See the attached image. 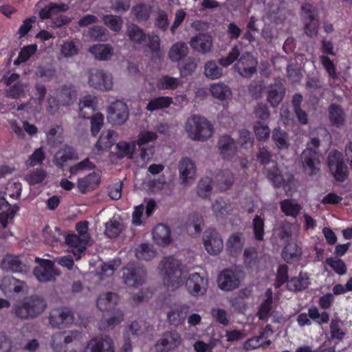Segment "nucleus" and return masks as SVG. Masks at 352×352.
I'll use <instances>...</instances> for the list:
<instances>
[{
    "label": "nucleus",
    "instance_id": "obj_53",
    "mask_svg": "<svg viewBox=\"0 0 352 352\" xmlns=\"http://www.w3.org/2000/svg\"><path fill=\"white\" fill-rule=\"evenodd\" d=\"M212 189V179L206 177L199 181L197 186V194L203 199H208Z\"/></svg>",
    "mask_w": 352,
    "mask_h": 352
},
{
    "label": "nucleus",
    "instance_id": "obj_59",
    "mask_svg": "<svg viewBox=\"0 0 352 352\" xmlns=\"http://www.w3.org/2000/svg\"><path fill=\"white\" fill-rule=\"evenodd\" d=\"M212 210L214 214L218 217H223L228 215L230 212V206H228L222 199H217L212 204Z\"/></svg>",
    "mask_w": 352,
    "mask_h": 352
},
{
    "label": "nucleus",
    "instance_id": "obj_44",
    "mask_svg": "<svg viewBox=\"0 0 352 352\" xmlns=\"http://www.w3.org/2000/svg\"><path fill=\"white\" fill-rule=\"evenodd\" d=\"M309 278L306 274H300L298 276L294 277L287 283V287L290 291H300L308 287Z\"/></svg>",
    "mask_w": 352,
    "mask_h": 352
},
{
    "label": "nucleus",
    "instance_id": "obj_6",
    "mask_svg": "<svg viewBox=\"0 0 352 352\" xmlns=\"http://www.w3.org/2000/svg\"><path fill=\"white\" fill-rule=\"evenodd\" d=\"M79 336L76 331L56 332L51 336L49 345L54 352H66L67 346L76 340Z\"/></svg>",
    "mask_w": 352,
    "mask_h": 352
},
{
    "label": "nucleus",
    "instance_id": "obj_9",
    "mask_svg": "<svg viewBox=\"0 0 352 352\" xmlns=\"http://www.w3.org/2000/svg\"><path fill=\"white\" fill-rule=\"evenodd\" d=\"M182 342V338L178 332L166 331L157 341L155 348L157 352H169L177 349Z\"/></svg>",
    "mask_w": 352,
    "mask_h": 352
},
{
    "label": "nucleus",
    "instance_id": "obj_28",
    "mask_svg": "<svg viewBox=\"0 0 352 352\" xmlns=\"http://www.w3.org/2000/svg\"><path fill=\"white\" fill-rule=\"evenodd\" d=\"M189 53V49L186 43L177 41L174 43L168 51V58L174 63H178Z\"/></svg>",
    "mask_w": 352,
    "mask_h": 352
},
{
    "label": "nucleus",
    "instance_id": "obj_60",
    "mask_svg": "<svg viewBox=\"0 0 352 352\" xmlns=\"http://www.w3.org/2000/svg\"><path fill=\"white\" fill-rule=\"evenodd\" d=\"M342 322L338 317H334L330 323V333L332 339H337L342 340L345 336V332L343 331L340 327Z\"/></svg>",
    "mask_w": 352,
    "mask_h": 352
},
{
    "label": "nucleus",
    "instance_id": "obj_39",
    "mask_svg": "<svg viewBox=\"0 0 352 352\" xmlns=\"http://www.w3.org/2000/svg\"><path fill=\"white\" fill-rule=\"evenodd\" d=\"M285 89L280 83H276L269 87L267 100L272 106L278 105L283 100Z\"/></svg>",
    "mask_w": 352,
    "mask_h": 352
},
{
    "label": "nucleus",
    "instance_id": "obj_17",
    "mask_svg": "<svg viewBox=\"0 0 352 352\" xmlns=\"http://www.w3.org/2000/svg\"><path fill=\"white\" fill-rule=\"evenodd\" d=\"M82 236L77 234H72L65 236V243L71 248L72 252L76 260H78L81 257V254L85 252L90 241V236Z\"/></svg>",
    "mask_w": 352,
    "mask_h": 352
},
{
    "label": "nucleus",
    "instance_id": "obj_62",
    "mask_svg": "<svg viewBox=\"0 0 352 352\" xmlns=\"http://www.w3.org/2000/svg\"><path fill=\"white\" fill-rule=\"evenodd\" d=\"M150 8L145 5H138L132 10V14L138 22L147 20L150 16Z\"/></svg>",
    "mask_w": 352,
    "mask_h": 352
},
{
    "label": "nucleus",
    "instance_id": "obj_43",
    "mask_svg": "<svg viewBox=\"0 0 352 352\" xmlns=\"http://www.w3.org/2000/svg\"><path fill=\"white\" fill-rule=\"evenodd\" d=\"M329 119L331 123L340 127L345 122V114L342 109L335 104H333L329 107Z\"/></svg>",
    "mask_w": 352,
    "mask_h": 352
},
{
    "label": "nucleus",
    "instance_id": "obj_21",
    "mask_svg": "<svg viewBox=\"0 0 352 352\" xmlns=\"http://www.w3.org/2000/svg\"><path fill=\"white\" fill-rule=\"evenodd\" d=\"M217 148L220 155L226 160H230L236 154V144L228 135L221 136L217 143Z\"/></svg>",
    "mask_w": 352,
    "mask_h": 352
},
{
    "label": "nucleus",
    "instance_id": "obj_23",
    "mask_svg": "<svg viewBox=\"0 0 352 352\" xmlns=\"http://www.w3.org/2000/svg\"><path fill=\"white\" fill-rule=\"evenodd\" d=\"M152 234L153 240L161 246H168L173 243L170 228L164 224H157Z\"/></svg>",
    "mask_w": 352,
    "mask_h": 352
},
{
    "label": "nucleus",
    "instance_id": "obj_35",
    "mask_svg": "<svg viewBox=\"0 0 352 352\" xmlns=\"http://www.w3.org/2000/svg\"><path fill=\"white\" fill-rule=\"evenodd\" d=\"M104 234L108 238H116L118 236L124 229V226L119 217H113L104 225Z\"/></svg>",
    "mask_w": 352,
    "mask_h": 352
},
{
    "label": "nucleus",
    "instance_id": "obj_22",
    "mask_svg": "<svg viewBox=\"0 0 352 352\" xmlns=\"http://www.w3.org/2000/svg\"><path fill=\"white\" fill-rule=\"evenodd\" d=\"M189 44L193 50L202 54L210 52L212 47L211 36L202 33H199L192 36L189 41Z\"/></svg>",
    "mask_w": 352,
    "mask_h": 352
},
{
    "label": "nucleus",
    "instance_id": "obj_54",
    "mask_svg": "<svg viewBox=\"0 0 352 352\" xmlns=\"http://www.w3.org/2000/svg\"><path fill=\"white\" fill-rule=\"evenodd\" d=\"M301 254V249L296 243H289L283 251V256L287 262L298 259Z\"/></svg>",
    "mask_w": 352,
    "mask_h": 352
},
{
    "label": "nucleus",
    "instance_id": "obj_14",
    "mask_svg": "<svg viewBox=\"0 0 352 352\" xmlns=\"http://www.w3.org/2000/svg\"><path fill=\"white\" fill-rule=\"evenodd\" d=\"M203 243L208 253L219 254L223 248V242L220 234L214 230H207L203 235Z\"/></svg>",
    "mask_w": 352,
    "mask_h": 352
},
{
    "label": "nucleus",
    "instance_id": "obj_56",
    "mask_svg": "<svg viewBox=\"0 0 352 352\" xmlns=\"http://www.w3.org/2000/svg\"><path fill=\"white\" fill-rule=\"evenodd\" d=\"M43 236L46 243L54 245L59 241L62 236V233L59 228L55 227L54 230H50L48 226L43 229Z\"/></svg>",
    "mask_w": 352,
    "mask_h": 352
},
{
    "label": "nucleus",
    "instance_id": "obj_19",
    "mask_svg": "<svg viewBox=\"0 0 352 352\" xmlns=\"http://www.w3.org/2000/svg\"><path fill=\"white\" fill-rule=\"evenodd\" d=\"M84 352H114L113 340L109 336L91 339L87 343Z\"/></svg>",
    "mask_w": 352,
    "mask_h": 352
},
{
    "label": "nucleus",
    "instance_id": "obj_52",
    "mask_svg": "<svg viewBox=\"0 0 352 352\" xmlns=\"http://www.w3.org/2000/svg\"><path fill=\"white\" fill-rule=\"evenodd\" d=\"M123 312L120 309H117L109 319L102 320L98 324L99 329L100 330H105L107 328H113L123 320Z\"/></svg>",
    "mask_w": 352,
    "mask_h": 352
},
{
    "label": "nucleus",
    "instance_id": "obj_20",
    "mask_svg": "<svg viewBox=\"0 0 352 352\" xmlns=\"http://www.w3.org/2000/svg\"><path fill=\"white\" fill-rule=\"evenodd\" d=\"M117 135L113 131H104L95 144L94 151L97 155H102L108 151L116 141Z\"/></svg>",
    "mask_w": 352,
    "mask_h": 352
},
{
    "label": "nucleus",
    "instance_id": "obj_42",
    "mask_svg": "<svg viewBox=\"0 0 352 352\" xmlns=\"http://www.w3.org/2000/svg\"><path fill=\"white\" fill-rule=\"evenodd\" d=\"M272 140L280 150L287 149L289 146V140L286 131L280 127L275 128L272 131Z\"/></svg>",
    "mask_w": 352,
    "mask_h": 352
},
{
    "label": "nucleus",
    "instance_id": "obj_24",
    "mask_svg": "<svg viewBox=\"0 0 352 352\" xmlns=\"http://www.w3.org/2000/svg\"><path fill=\"white\" fill-rule=\"evenodd\" d=\"M245 236L241 232L232 234L226 243V250L232 256L241 254L245 244Z\"/></svg>",
    "mask_w": 352,
    "mask_h": 352
},
{
    "label": "nucleus",
    "instance_id": "obj_29",
    "mask_svg": "<svg viewBox=\"0 0 352 352\" xmlns=\"http://www.w3.org/2000/svg\"><path fill=\"white\" fill-rule=\"evenodd\" d=\"M18 210L16 205L11 206L4 197L0 195V222L3 228L6 227L8 221L13 218Z\"/></svg>",
    "mask_w": 352,
    "mask_h": 352
},
{
    "label": "nucleus",
    "instance_id": "obj_15",
    "mask_svg": "<svg viewBox=\"0 0 352 352\" xmlns=\"http://www.w3.org/2000/svg\"><path fill=\"white\" fill-rule=\"evenodd\" d=\"M74 322V316L67 309H53L50 315V323L54 328H65Z\"/></svg>",
    "mask_w": 352,
    "mask_h": 352
},
{
    "label": "nucleus",
    "instance_id": "obj_8",
    "mask_svg": "<svg viewBox=\"0 0 352 352\" xmlns=\"http://www.w3.org/2000/svg\"><path fill=\"white\" fill-rule=\"evenodd\" d=\"M38 263L34 270V275L39 282H48L55 279L59 272L54 268L52 261L36 258Z\"/></svg>",
    "mask_w": 352,
    "mask_h": 352
},
{
    "label": "nucleus",
    "instance_id": "obj_51",
    "mask_svg": "<svg viewBox=\"0 0 352 352\" xmlns=\"http://www.w3.org/2000/svg\"><path fill=\"white\" fill-rule=\"evenodd\" d=\"M154 154V148L153 146L142 147L140 153L135 157V163L140 168L144 167L148 162L151 160Z\"/></svg>",
    "mask_w": 352,
    "mask_h": 352
},
{
    "label": "nucleus",
    "instance_id": "obj_55",
    "mask_svg": "<svg viewBox=\"0 0 352 352\" xmlns=\"http://www.w3.org/2000/svg\"><path fill=\"white\" fill-rule=\"evenodd\" d=\"M245 265L250 269L256 268L258 264L257 251L254 248L249 247L245 249L243 252Z\"/></svg>",
    "mask_w": 352,
    "mask_h": 352
},
{
    "label": "nucleus",
    "instance_id": "obj_2",
    "mask_svg": "<svg viewBox=\"0 0 352 352\" xmlns=\"http://www.w3.org/2000/svg\"><path fill=\"white\" fill-rule=\"evenodd\" d=\"M184 130L188 137L195 141H206L213 134L211 123L205 118L198 116H192L187 119Z\"/></svg>",
    "mask_w": 352,
    "mask_h": 352
},
{
    "label": "nucleus",
    "instance_id": "obj_61",
    "mask_svg": "<svg viewBox=\"0 0 352 352\" xmlns=\"http://www.w3.org/2000/svg\"><path fill=\"white\" fill-rule=\"evenodd\" d=\"M146 47L152 53L157 54L160 51L161 40L154 32L146 34Z\"/></svg>",
    "mask_w": 352,
    "mask_h": 352
},
{
    "label": "nucleus",
    "instance_id": "obj_49",
    "mask_svg": "<svg viewBox=\"0 0 352 352\" xmlns=\"http://www.w3.org/2000/svg\"><path fill=\"white\" fill-rule=\"evenodd\" d=\"M210 91L214 98L221 100H226L231 95L229 88L221 82L212 84Z\"/></svg>",
    "mask_w": 352,
    "mask_h": 352
},
{
    "label": "nucleus",
    "instance_id": "obj_63",
    "mask_svg": "<svg viewBox=\"0 0 352 352\" xmlns=\"http://www.w3.org/2000/svg\"><path fill=\"white\" fill-rule=\"evenodd\" d=\"M254 131L257 139L259 140H266L270 137V129L269 126L260 121L254 123Z\"/></svg>",
    "mask_w": 352,
    "mask_h": 352
},
{
    "label": "nucleus",
    "instance_id": "obj_1",
    "mask_svg": "<svg viewBox=\"0 0 352 352\" xmlns=\"http://www.w3.org/2000/svg\"><path fill=\"white\" fill-rule=\"evenodd\" d=\"M162 266L164 272L163 283L168 289H177L184 284L186 291L192 296H201L206 293L208 279L197 272L191 273L186 276L179 260L168 256L163 260Z\"/></svg>",
    "mask_w": 352,
    "mask_h": 352
},
{
    "label": "nucleus",
    "instance_id": "obj_45",
    "mask_svg": "<svg viewBox=\"0 0 352 352\" xmlns=\"http://www.w3.org/2000/svg\"><path fill=\"white\" fill-rule=\"evenodd\" d=\"M234 182V175L230 170H223L217 175V182L221 190L229 189Z\"/></svg>",
    "mask_w": 352,
    "mask_h": 352
},
{
    "label": "nucleus",
    "instance_id": "obj_32",
    "mask_svg": "<svg viewBox=\"0 0 352 352\" xmlns=\"http://www.w3.org/2000/svg\"><path fill=\"white\" fill-rule=\"evenodd\" d=\"M89 52L99 60H109L113 54V48L109 44H96L89 48Z\"/></svg>",
    "mask_w": 352,
    "mask_h": 352
},
{
    "label": "nucleus",
    "instance_id": "obj_7",
    "mask_svg": "<svg viewBox=\"0 0 352 352\" xmlns=\"http://www.w3.org/2000/svg\"><path fill=\"white\" fill-rule=\"evenodd\" d=\"M328 166L331 175L337 181L343 182L348 176V167L344 164L342 155L338 151H332L328 157Z\"/></svg>",
    "mask_w": 352,
    "mask_h": 352
},
{
    "label": "nucleus",
    "instance_id": "obj_57",
    "mask_svg": "<svg viewBox=\"0 0 352 352\" xmlns=\"http://www.w3.org/2000/svg\"><path fill=\"white\" fill-rule=\"evenodd\" d=\"M89 36L96 41H107L109 38L108 31L100 25H94L89 30Z\"/></svg>",
    "mask_w": 352,
    "mask_h": 352
},
{
    "label": "nucleus",
    "instance_id": "obj_58",
    "mask_svg": "<svg viewBox=\"0 0 352 352\" xmlns=\"http://www.w3.org/2000/svg\"><path fill=\"white\" fill-rule=\"evenodd\" d=\"M204 74L211 80L219 78L222 76V70L214 61L207 62L204 66Z\"/></svg>",
    "mask_w": 352,
    "mask_h": 352
},
{
    "label": "nucleus",
    "instance_id": "obj_5",
    "mask_svg": "<svg viewBox=\"0 0 352 352\" xmlns=\"http://www.w3.org/2000/svg\"><path fill=\"white\" fill-rule=\"evenodd\" d=\"M301 10L305 34L311 38L317 36L319 26L317 9L309 3H305Z\"/></svg>",
    "mask_w": 352,
    "mask_h": 352
},
{
    "label": "nucleus",
    "instance_id": "obj_40",
    "mask_svg": "<svg viewBox=\"0 0 352 352\" xmlns=\"http://www.w3.org/2000/svg\"><path fill=\"white\" fill-rule=\"evenodd\" d=\"M95 96L87 95L82 98L79 102L80 116L82 118H89L94 111L95 105Z\"/></svg>",
    "mask_w": 352,
    "mask_h": 352
},
{
    "label": "nucleus",
    "instance_id": "obj_50",
    "mask_svg": "<svg viewBox=\"0 0 352 352\" xmlns=\"http://www.w3.org/2000/svg\"><path fill=\"white\" fill-rule=\"evenodd\" d=\"M155 255V250L148 244H141L135 249V256L139 260L149 261Z\"/></svg>",
    "mask_w": 352,
    "mask_h": 352
},
{
    "label": "nucleus",
    "instance_id": "obj_11",
    "mask_svg": "<svg viewBox=\"0 0 352 352\" xmlns=\"http://www.w3.org/2000/svg\"><path fill=\"white\" fill-rule=\"evenodd\" d=\"M181 184H191L197 177V167L195 162L189 157L182 158L177 165Z\"/></svg>",
    "mask_w": 352,
    "mask_h": 352
},
{
    "label": "nucleus",
    "instance_id": "obj_41",
    "mask_svg": "<svg viewBox=\"0 0 352 352\" xmlns=\"http://www.w3.org/2000/svg\"><path fill=\"white\" fill-rule=\"evenodd\" d=\"M1 265L3 269L12 272H21L23 268V265L20 258L13 255L6 256Z\"/></svg>",
    "mask_w": 352,
    "mask_h": 352
},
{
    "label": "nucleus",
    "instance_id": "obj_48",
    "mask_svg": "<svg viewBox=\"0 0 352 352\" xmlns=\"http://www.w3.org/2000/svg\"><path fill=\"white\" fill-rule=\"evenodd\" d=\"M282 211L287 215L296 217L301 210V206L293 199H285L280 202Z\"/></svg>",
    "mask_w": 352,
    "mask_h": 352
},
{
    "label": "nucleus",
    "instance_id": "obj_30",
    "mask_svg": "<svg viewBox=\"0 0 352 352\" xmlns=\"http://www.w3.org/2000/svg\"><path fill=\"white\" fill-rule=\"evenodd\" d=\"M25 300L29 306L34 318L41 314L47 307L45 299L41 296L31 295L25 297Z\"/></svg>",
    "mask_w": 352,
    "mask_h": 352
},
{
    "label": "nucleus",
    "instance_id": "obj_12",
    "mask_svg": "<svg viewBox=\"0 0 352 352\" xmlns=\"http://www.w3.org/2000/svg\"><path fill=\"white\" fill-rule=\"evenodd\" d=\"M145 277V270L142 267L135 266L133 264H128L123 269V281L128 287H136L142 285Z\"/></svg>",
    "mask_w": 352,
    "mask_h": 352
},
{
    "label": "nucleus",
    "instance_id": "obj_26",
    "mask_svg": "<svg viewBox=\"0 0 352 352\" xmlns=\"http://www.w3.org/2000/svg\"><path fill=\"white\" fill-rule=\"evenodd\" d=\"M189 312V307L186 305H176L171 308L167 314L169 323L174 326L182 324Z\"/></svg>",
    "mask_w": 352,
    "mask_h": 352
},
{
    "label": "nucleus",
    "instance_id": "obj_37",
    "mask_svg": "<svg viewBox=\"0 0 352 352\" xmlns=\"http://www.w3.org/2000/svg\"><path fill=\"white\" fill-rule=\"evenodd\" d=\"M118 301V296L112 292L101 294L97 300V306L102 311L113 309Z\"/></svg>",
    "mask_w": 352,
    "mask_h": 352
},
{
    "label": "nucleus",
    "instance_id": "obj_33",
    "mask_svg": "<svg viewBox=\"0 0 352 352\" xmlns=\"http://www.w3.org/2000/svg\"><path fill=\"white\" fill-rule=\"evenodd\" d=\"M182 85V80L168 75H162L159 77L155 82L156 88L160 91L175 90Z\"/></svg>",
    "mask_w": 352,
    "mask_h": 352
},
{
    "label": "nucleus",
    "instance_id": "obj_16",
    "mask_svg": "<svg viewBox=\"0 0 352 352\" xmlns=\"http://www.w3.org/2000/svg\"><path fill=\"white\" fill-rule=\"evenodd\" d=\"M109 119L114 124H122L128 119L129 111L126 104L116 100L112 102L108 108Z\"/></svg>",
    "mask_w": 352,
    "mask_h": 352
},
{
    "label": "nucleus",
    "instance_id": "obj_47",
    "mask_svg": "<svg viewBox=\"0 0 352 352\" xmlns=\"http://www.w3.org/2000/svg\"><path fill=\"white\" fill-rule=\"evenodd\" d=\"M135 145L136 143L134 141L118 142L116 144L118 155L121 158L127 157L131 159L135 150Z\"/></svg>",
    "mask_w": 352,
    "mask_h": 352
},
{
    "label": "nucleus",
    "instance_id": "obj_64",
    "mask_svg": "<svg viewBox=\"0 0 352 352\" xmlns=\"http://www.w3.org/2000/svg\"><path fill=\"white\" fill-rule=\"evenodd\" d=\"M59 129V126H57L51 128L47 133V142L50 146H56L63 142Z\"/></svg>",
    "mask_w": 352,
    "mask_h": 352
},
{
    "label": "nucleus",
    "instance_id": "obj_3",
    "mask_svg": "<svg viewBox=\"0 0 352 352\" xmlns=\"http://www.w3.org/2000/svg\"><path fill=\"white\" fill-rule=\"evenodd\" d=\"M319 146V140L312 138L300 155V162L303 171L308 175H316L320 169V161L316 148Z\"/></svg>",
    "mask_w": 352,
    "mask_h": 352
},
{
    "label": "nucleus",
    "instance_id": "obj_4",
    "mask_svg": "<svg viewBox=\"0 0 352 352\" xmlns=\"http://www.w3.org/2000/svg\"><path fill=\"white\" fill-rule=\"evenodd\" d=\"M69 7L65 3H50L45 7L39 10V16L41 19H54L52 25L55 28L61 27L69 23V19L67 16L59 15L60 14L67 11Z\"/></svg>",
    "mask_w": 352,
    "mask_h": 352
},
{
    "label": "nucleus",
    "instance_id": "obj_13",
    "mask_svg": "<svg viewBox=\"0 0 352 352\" xmlns=\"http://www.w3.org/2000/svg\"><path fill=\"white\" fill-rule=\"evenodd\" d=\"M217 283L221 290H234L240 285L241 274L236 270H225L219 275Z\"/></svg>",
    "mask_w": 352,
    "mask_h": 352
},
{
    "label": "nucleus",
    "instance_id": "obj_38",
    "mask_svg": "<svg viewBox=\"0 0 352 352\" xmlns=\"http://www.w3.org/2000/svg\"><path fill=\"white\" fill-rule=\"evenodd\" d=\"M12 314L16 318L21 320H29L34 318L25 298L13 305Z\"/></svg>",
    "mask_w": 352,
    "mask_h": 352
},
{
    "label": "nucleus",
    "instance_id": "obj_18",
    "mask_svg": "<svg viewBox=\"0 0 352 352\" xmlns=\"http://www.w3.org/2000/svg\"><path fill=\"white\" fill-rule=\"evenodd\" d=\"M256 66L257 60L249 52L243 54L235 65L238 72L245 77H250L256 72Z\"/></svg>",
    "mask_w": 352,
    "mask_h": 352
},
{
    "label": "nucleus",
    "instance_id": "obj_46",
    "mask_svg": "<svg viewBox=\"0 0 352 352\" xmlns=\"http://www.w3.org/2000/svg\"><path fill=\"white\" fill-rule=\"evenodd\" d=\"M104 24L113 32H120L123 26V19L121 16L113 14L103 15Z\"/></svg>",
    "mask_w": 352,
    "mask_h": 352
},
{
    "label": "nucleus",
    "instance_id": "obj_10",
    "mask_svg": "<svg viewBox=\"0 0 352 352\" xmlns=\"http://www.w3.org/2000/svg\"><path fill=\"white\" fill-rule=\"evenodd\" d=\"M89 84L94 89L109 91L113 89V78L107 72L95 69L90 72Z\"/></svg>",
    "mask_w": 352,
    "mask_h": 352
},
{
    "label": "nucleus",
    "instance_id": "obj_25",
    "mask_svg": "<svg viewBox=\"0 0 352 352\" xmlns=\"http://www.w3.org/2000/svg\"><path fill=\"white\" fill-rule=\"evenodd\" d=\"M100 183V175L97 173H91L77 181V188L82 193L95 190Z\"/></svg>",
    "mask_w": 352,
    "mask_h": 352
},
{
    "label": "nucleus",
    "instance_id": "obj_27",
    "mask_svg": "<svg viewBox=\"0 0 352 352\" xmlns=\"http://www.w3.org/2000/svg\"><path fill=\"white\" fill-rule=\"evenodd\" d=\"M25 287L26 285L24 282L12 276L4 277L0 284V289L6 295L9 294L12 292L19 294L23 292Z\"/></svg>",
    "mask_w": 352,
    "mask_h": 352
},
{
    "label": "nucleus",
    "instance_id": "obj_36",
    "mask_svg": "<svg viewBox=\"0 0 352 352\" xmlns=\"http://www.w3.org/2000/svg\"><path fill=\"white\" fill-rule=\"evenodd\" d=\"M173 102V100L169 96H157L151 98L146 106V109L153 112L168 108Z\"/></svg>",
    "mask_w": 352,
    "mask_h": 352
},
{
    "label": "nucleus",
    "instance_id": "obj_34",
    "mask_svg": "<svg viewBox=\"0 0 352 352\" xmlns=\"http://www.w3.org/2000/svg\"><path fill=\"white\" fill-rule=\"evenodd\" d=\"M76 158L74 150L67 146H64L55 153L53 162L58 168H63L65 164Z\"/></svg>",
    "mask_w": 352,
    "mask_h": 352
},
{
    "label": "nucleus",
    "instance_id": "obj_31",
    "mask_svg": "<svg viewBox=\"0 0 352 352\" xmlns=\"http://www.w3.org/2000/svg\"><path fill=\"white\" fill-rule=\"evenodd\" d=\"M126 35L129 41L134 45H141L146 39L144 31L134 23L126 24Z\"/></svg>",
    "mask_w": 352,
    "mask_h": 352
}]
</instances>
